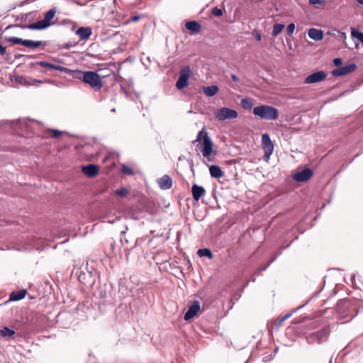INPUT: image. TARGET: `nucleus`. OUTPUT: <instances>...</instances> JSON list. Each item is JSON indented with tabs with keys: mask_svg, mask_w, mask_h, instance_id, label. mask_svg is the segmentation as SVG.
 <instances>
[{
	"mask_svg": "<svg viewBox=\"0 0 363 363\" xmlns=\"http://www.w3.org/2000/svg\"><path fill=\"white\" fill-rule=\"evenodd\" d=\"M200 303L199 301H194V303L189 306L188 311L184 315V320H189L194 318L200 311Z\"/></svg>",
	"mask_w": 363,
	"mask_h": 363,
	"instance_id": "obj_12",
	"label": "nucleus"
},
{
	"mask_svg": "<svg viewBox=\"0 0 363 363\" xmlns=\"http://www.w3.org/2000/svg\"><path fill=\"white\" fill-rule=\"evenodd\" d=\"M23 293H24V298H25L26 296V294H27V291L26 289H24Z\"/></svg>",
	"mask_w": 363,
	"mask_h": 363,
	"instance_id": "obj_45",
	"label": "nucleus"
},
{
	"mask_svg": "<svg viewBox=\"0 0 363 363\" xmlns=\"http://www.w3.org/2000/svg\"><path fill=\"white\" fill-rule=\"evenodd\" d=\"M212 13L216 16H220L223 15V11L220 9L215 7L212 10Z\"/></svg>",
	"mask_w": 363,
	"mask_h": 363,
	"instance_id": "obj_35",
	"label": "nucleus"
},
{
	"mask_svg": "<svg viewBox=\"0 0 363 363\" xmlns=\"http://www.w3.org/2000/svg\"><path fill=\"white\" fill-rule=\"evenodd\" d=\"M351 35L353 38H357L361 43H363V33L352 28Z\"/></svg>",
	"mask_w": 363,
	"mask_h": 363,
	"instance_id": "obj_30",
	"label": "nucleus"
},
{
	"mask_svg": "<svg viewBox=\"0 0 363 363\" xmlns=\"http://www.w3.org/2000/svg\"><path fill=\"white\" fill-rule=\"evenodd\" d=\"M252 34L256 38L257 40L260 41L262 40V35L258 30H254Z\"/></svg>",
	"mask_w": 363,
	"mask_h": 363,
	"instance_id": "obj_37",
	"label": "nucleus"
},
{
	"mask_svg": "<svg viewBox=\"0 0 363 363\" xmlns=\"http://www.w3.org/2000/svg\"><path fill=\"white\" fill-rule=\"evenodd\" d=\"M56 10L55 9H50L45 13L44 18L38 21L35 23H30L24 28H27L30 30H44L48 28L51 25V21L55 17Z\"/></svg>",
	"mask_w": 363,
	"mask_h": 363,
	"instance_id": "obj_2",
	"label": "nucleus"
},
{
	"mask_svg": "<svg viewBox=\"0 0 363 363\" xmlns=\"http://www.w3.org/2000/svg\"><path fill=\"white\" fill-rule=\"evenodd\" d=\"M70 71L71 72H67V73L69 74H72L74 78L77 79H80V80H82L83 82L84 72H82V71H80V70H72V69H70Z\"/></svg>",
	"mask_w": 363,
	"mask_h": 363,
	"instance_id": "obj_26",
	"label": "nucleus"
},
{
	"mask_svg": "<svg viewBox=\"0 0 363 363\" xmlns=\"http://www.w3.org/2000/svg\"><path fill=\"white\" fill-rule=\"evenodd\" d=\"M231 78L235 82H238L239 80L238 77L235 74H232Z\"/></svg>",
	"mask_w": 363,
	"mask_h": 363,
	"instance_id": "obj_43",
	"label": "nucleus"
},
{
	"mask_svg": "<svg viewBox=\"0 0 363 363\" xmlns=\"http://www.w3.org/2000/svg\"><path fill=\"white\" fill-rule=\"evenodd\" d=\"M38 65H40L41 67H48V68H50V69H55V70H59V71L64 72H71L70 69H68V68H66V67H61V66H58V65H53V64H51V63H48V62H38Z\"/></svg>",
	"mask_w": 363,
	"mask_h": 363,
	"instance_id": "obj_18",
	"label": "nucleus"
},
{
	"mask_svg": "<svg viewBox=\"0 0 363 363\" xmlns=\"http://www.w3.org/2000/svg\"><path fill=\"white\" fill-rule=\"evenodd\" d=\"M82 169L83 173L89 177H95L99 172V168L95 164H89L86 166H84L82 167Z\"/></svg>",
	"mask_w": 363,
	"mask_h": 363,
	"instance_id": "obj_14",
	"label": "nucleus"
},
{
	"mask_svg": "<svg viewBox=\"0 0 363 363\" xmlns=\"http://www.w3.org/2000/svg\"><path fill=\"white\" fill-rule=\"evenodd\" d=\"M158 185L162 189H169L172 186V180L168 175H164L158 180Z\"/></svg>",
	"mask_w": 363,
	"mask_h": 363,
	"instance_id": "obj_16",
	"label": "nucleus"
},
{
	"mask_svg": "<svg viewBox=\"0 0 363 363\" xmlns=\"http://www.w3.org/2000/svg\"><path fill=\"white\" fill-rule=\"evenodd\" d=\"M253 113L255 116L259 117L262 119L274 121L278 118L279 111L278 110L271 106L268 105H260L256 106L253 109Z\"/></svg>",
	"mask_w": 363,
	"mask_h": 363,
	"instance_id": "obj_1",
	"label": "nucleus"
},
{
	"mask_svg": "<svg viewBox=\"0 0 363 363\" xmlns=\"http://www.w3.org/2000/svg\"><path fill=\"white\" fill-rule=\"evenodd\" d=\"M65 48H70V45H67L65 46Z\"/></svg>",
	"mask_w": 363,
	"mask_h": 363,
	"instance_id": "obj_46",
	"label": "nucleus"
},
{
	"mask_svg": "<svg viewBox=\"0 0 363 363\" xmlns=\"http://www.w3.org/2000/svg\"><path fill=\"white\" fill-rule=\"evenodd\" d=\"M330 333L328 327H325L322 330L310 334L307 337V341L309 343H313L315 342H320L322 340L325 339Z\"/></svg>",
	"mask_w": 363,
	"mask_h": 363,
	"instance_id": "obj_8",
	"label": "nucleus"
},
{
	"mask_svg": "<svg viewBox=\"0 0 363 363\" xmlns=\"http://www.w3.org/2000/svg\"><path fill=\"white\" fill-rule=\"evenodd\" d=\"M326 77V74L323 71H319L314 72L310 75H308L306 79L305 83L306 84H313L319 82L320 81H323Z\"/></svg>",
	"mask_w": 363,
	"mask_h": 363,
	"instance_id": "obj_11",
	"label": "nucleus"
},
{
	"mask_svg": "<svg viewBox=\"0 0 363 363\" xmlns=\"http://www.w3.org/2000/svg\"><path fill=\"white\" fill-rule=\"evenodd\" d=\"M201 138L203 139L202 154L204 157H208L213 152V143L203 128L198 133L196 140H200Z\"/></svg>",
	"mask_w": 363,
	"mask_h": 363,
	"instance_id": "obj_4",
	"label": "nucleus"
},
{
	"mask_svg": "<svg viewBox=\"0 0 363 363\" xmlns=\"http://www.w3.org/2000/svg\"><path fill=\"white\" fill-rule=\"evenodd\" d=\"M219 88L216 85L204 86L203 87V91L207 96H213L218 92Z\"/></svg>",
	"mask_w": 363,
	"mask_h": 363,
	"instance_id": "obj_21",
	"label": "nucleus"
},
{
	"mask_svg": "<svg viewBox=\"0 0 363 363\" xmlns=\"http://www.w3.org/2000/svg\"><path fill=\"white\" fill-rule=\"evenodd\" d=\"M23 298V290H20L17 292H12L10 294V297L8 301H19Z\"/></svg>",
	"mask_w": 363,
	"mask_h": 363,
	"instance_id": "obj_25",
	"label": "nucleus"
},
{
	"mask_svg": "<svg viewBox=\"0 0 363 363\" xmlns=\"http://www.w3.org/2000/svg\"><path fill=\"white\" fill-rule=\"evenodd\" d=\"M75 34L81 40H86L91 35L92 29L90 27H80L75 31Z\"/></svg>",
	"mask_w": 363,
	"mask_h": 363,
	"instance_id": "obj_13",
	"label": "nucleus"
},
{
	"mask_svg": "<svg viewBox=\"0 0 363 363\" xmlns=\"http://www.w3.org/2000/svg\"><path fill=\"white\" fill-rule=\"evenodd\" d=\"M356 69L357 66L355 64H349L344 67H341L340 68L334 69L332 74L333 76L335 77L345 76L353 72Z\"/></svg>",
	"mask_w": 363,
	"mask_h": 363,
	"instance_id": "obj_9",
	"label": "nucleus"
},
{
	"mask_svg": "<svg viewBox=\"0 0 363 363\" xmlns=\"http://www.w3.org/2000/svg\"><path fill=\"white\" fill-rule=\"evenodd\" d=\"M23 84H29V83H27V82H25V81L23 82Z\"/></svg>",
	"mask_w": 363,
	"mask_h": 363,
	"instance_id": "obj_49",
	"label": "nucleus"
},
{
	"mask_svg": "<svg viewBox=\"0 0 363 363\" xmlns=\"http://www.w3.org/2000/svg\"><path fill=\"white\" fill-rule=\"evenodd\" d=\"M308 3L317 8H323L326 4L325 0H308Z\"/></svg>",
	"mask_w": 363,
	"mask_h": 363,
	"instance_id": "obj_28",
	"label": "nucleus"
},
{
	"mask_svg": "<svg viewBox=\"0 0 363 363\" xmlns=\"http://www.w3.org/2000/svg\"><path fill=\"white\" fill-rule=\"evenodd\" d=\"M313 175V172L309 168H306L294 174L293 178L298 182H305L308 181Z\"/></svg>",
	"mask_w": 363,
	"mask_h": 363,
	"instance_id": "obj_10",
	"label": "nucleus"
},
{
	"mask_svg": "<svg viewBox=\"0 0 363 363\" xmlns=\"http://www.w3.org/2000/svg\"><path fill=\"white\" fill-rule=\"evenodd\" d=\"M191 192L193 199L197 201L204 195L206 191L203 187L194 184L191 187Z\"/></svg>",
	"mask_w": 363,
	"mask_h": 363,
	"instance_id": "obj_15",
	"label": "nucleus"
},
{
	"mask_svg": "<svg viewBox=\"0 0 363 363\" xmlns=\"http://www.w3.org/2000/svg\"><path fill=\"white\" fill-rule=\"evenodd\" d=\"M359 4L363 5V0H356Z\"/></svg>",
	"mask_w": 363,
	"mask_h": 363,
	"instance_id": "obj_44",
	"label": "nucleus"
},
{
	"mask_svg": "<svg viewBox=\"0 0 363 363\" xmlns=\"http://www.w3.org/2000/svg\"><path fill=\"white\" fill-rule=\"evenodd\" d=\"M7 41L11 42L13 44L23 45V39L20 38L9 37L7 38Z\"/></svg>",
	"mask_w": 363,
	"mask_h": 363,
	"instance_id": "obj_32",
	"label": "nucleus"
},
{
	"mask_svg": "<svg viewBox=\"0 0 363 363\" xmlns=\"http://www.w3.org/2000/svg\"><path fill=\"white\" fill-rule=\"evenodd\" d=\"M15 57H16V58H18V57H21V55H16Z\"/></svg>",
	"mask_w": 363,
	"mask_h": 363,
	"instance_id": "obj_47",
	"label": "nucleus"
},
{
	"mask_svg": "<svg viewBox=\"0 0 363 363\" xmlns=\"http://www.w3.org/2000/svg\"><path fill=\"white\" fill-rule=\"evenodd\" d=\"M42 45H45L42 41H35L31 40H24V47H28L32 49L36 48Z\"/></svg>",
	"mask_w": 363,
	"mask_h": 363,
	"instance_id": "obj_23",
	"label": "nucleus"
},
{
	"mask_svg": "<svg viewBox=\"0 0 363 363\" xmlns=\"http://www.w3.org/2000/svg\"><path fill=\"white\" fill-rule=\"evenodd\" d=\"M284 28V24H281V23L275 24L273 26V30H272V35L273 36H277V35H279L282 31Z\"/></svg>",
	"mask_w": 363,
	"mask_h": 363,
	"instance_id": "obj_29",
	"label": "nucleus"
},
{
	"mask_svg": "<svg viewBox=\"0 0 363 363\" xmlns=\"http://www.w3.org/2000/svg\"><path fill=\"white\" fill-rule=\"evenodd\" d=\"M338 33H339V38L345 43L346 39H347L346 33L345 32H340V31H338Z\"/></svg>",
	"mask_w": 363,
	"mask_h": 363,
	"instance_id": "obj_38",
	"label": "nucleus"
},
{
	"mask_svg": "<svg viewBox=\"0 0 363 363\" xmlns=\"http://www.w3.org/2000/svg\"><path fill=\"white\" fill-rule=\"evenodd\" d=\"M241 105L245 109H250L253 106V102L251 99L245 98L241 100Z\"/></svg>",
	"mask_w": 363,
	"mask_h": 363,
	"instance_id": "obj_27",
	"label": "nucleus"
},
{
	"mask_svg": "<svg viewBox=\"0 0 363 363\" xmlns=\"http://www.w3.org/2000/svg\"><path fill=\"white\" fill-rule=\"evenodd\" d=\"M214 114L216 118L220 121L235 119L238 116V113L235 110L227 107H222L217 109Z\"/></svg>",
	"mask_w": 363,
	"mask_h": 363,
	"instance_id": "obj_5",
	"label": "nucleus"
},
{
	"mask_svg": "<svg viewBox=\"0 0 363 363\" xmlns=\"http://www.w3.org/2000/svg\"><path fill=\"white\" fill-rule=\"evenodd\" d=\"M333 63L335 66H339L342 64V59L340 58H335L333 60Z\"/></svg>",
	"mask_w": 363,
	"mask_h": 363,
	"instance_id": "obj_40",
	"label": "nucleus"
},
{
	"mask_svg": "<svg viewBox=\"0 0 363 363\" xmlns=\"http://www.w3.org/2000/svg\"><path fill=\"white\" fill-rule=\"evenodd\" d=\"M191 74V71L189 66L184 67L180 70V75L176 83L178 89H182L188 85V80Z\"/></svg>",
	"mask_w": 363,
	"mask_h": 363,
	"instance_id": "obj_7",
	"label": "nucleus"
},
{
	"mask_svg": "<svg viewBox=\"0 0 363 363\" xmlns=\"http://www.w3.org/2000/svg\"><path fill=\"white\" fill-rule=\"evenodd\" d=\"M115 194L118 196L123 198L125 197L128 194V190L126 188H121L115 191Z\"/></svg>",
	"mask_w": 363,
	"mask_h": 363,
	"instance_id": "obj_31",
	"label": "nucleus"
},
{
	"mask_svg": "<svg viewBox=\"0 0 363 363\" xmlns=\"http://www.w3.org/2000/svg\"><path fill=\"white\" fill-rule=\"evenodd\" d=\"M121 172L127 175H133V170L131 167L127 166V165H123L121 167Z\"/></svg>",
	"mask_w": 363,
	"mask_h": 363,
	"instance_id": "obj_33",
	"label": "nucleus"
},
{
	"mask_svg": "<svg viewBox=\"0 0 363 363\" xmlns=\"http://www.w3.org/2000/svg\"><path fill=\"white\" fill-rule=\"evenodd\" d=\"M291 316V314H287L283 317H281L279 320V324H281L283 322H284L286 319H288Z\"/></svg>",
	"mask_w": 363,
	"mask_h": 363,
	"instance_id": "obj_39",
	"label": "nucleus"
},
{
	"mask_svg": "<svg viewBox=\"0 0 363 363\" xmlns=\"http://www.w3.org/2000/svg\"><path fill=\"white\" fill-rule=\"evenodd\" d=\"M140 17L139 16H134L131 18V21L133 22L138 21Z\"/></svg>",
	"mask_w": 363,
	"mask_h": 363,
	"instance_id": "obj_42",
	"label": "nucleus"
},
{
	"mask_svg": "<svg viewBox=\"0 0 363 363\" xmlns=\"http://www.w3.org/2000/svg\"><path fill=\"white\" fill-rule=\"evenodd\" d=\"M209 172H210V174L212 177L217 178V179L221 178L224 175V173L221 170L220 167L219 166H216V165L210 166Z\"/></svg>",
	"mask_w": 363,
	"mask_h": 363,
	"instance_id": "obj_19",
	"label": "nucleus"
},
{
	"mask_svg": "<svg viewBox=\"0 0 363 363\" xmlns=\"http://www.w3.org/2000/svg\"><path fill=\"white\" fill-rule=\"evenodd\" d=\"M309 38L318 41L323 38V31L316 28H310L308 32Z\"/></svg>",
	"mask_w": 363,
	"mask_h": 363,
	"instance_id": "obj_17",
	"label": "nucleus"
},
{
	"mask_svg": "<svg viewBox=\"0 0 363 363\" xmlns=\"http://www.w3.org/2000/svg\"><path fill=\"white\" fill-rule=\"evenodd\" d=\"M295 30V24L294 23H290L289 25H288L287 28H286V31H287V33L289 35H291L294 31Z\"/></svg>",
	"mask_w": 363,
	"mask_h": 363,
	"instance_id": "obj_36",
	"label": "nucleus"
},
{
	"mask_svg": "<svg viewBox=\"0 0 363 363\" xmlns=\"http://www.w3.org/2000/svg\"><path fill=\"white\" fill-rule=\"evenodd\" d=\"M49 132L51 133L50 137L54 138H57L60 137L62 134V131H60L56 129L49 130Z\"/></svg>",
	"mask_w": 363,
	"mask_h": 363,
	"instance_id": "obj_34",
	"label": "nucleus"
},
{
	"mask_svg": "<svg viewBox=\"0 0 363 363\" xmlns=\"http://www.w3.org/2000/svg\"><path fill=\"white\" fill-rule=\"evenodd\" d=\"M185 27L187 30L192 33H199L201 30V25L196 21H188L185 24Z\"/></svg>",
	"mask_w": 363,
	"mask_h": 363,
	"instance_id": "obj_20",
	"label": "nucleus"
},
{
	"mask_svg": "<svg viewBox=\"0 0 363 363\" xmlns=\"http://www.w3.org/2000/svg\"><path fill=\"white\" fill-rule=\"evenodd\" d=\"M262 147L264 152V160L268 162L274 151V144L267 133L262 135Z\"/></svg>",
	"mask_w": 363,
	"mask_h": 363,
	"instance_id": "obj_6",
	"label": "nucleus"
},
{
	"mask_svg": "<svg viewBox=\"0 0 363 363\" xmlns=\"http://www.w3.org/2000/svg\"><path fill=\"white\" fill-rule=\"evenodd\" d=\"M15 333H16L13 330H11L7 327H4L2 329L0 330L1 337L6 339L13 338Z\"/></svg>",
	"mask_w": 363,
	"mask_h": 363,
	"instance_id": "obj_22",
	"label": "nucleus"
},
{
	"mask_svg": "<svg viewBox=\"0 0 363 363\" xmlns=\"http://www.w3.org/2000/svg\"><path fill=\"white\" fill-rule=\"evenodd\" d=\"M197 255L199 257H207L209 259H213V255L211 251L208 248L199 249L197 251Z\"/></svg>",
	"mask_w": 363,
	"mask_h": 363,
	"instance_id": "obj_24",
	"label": "nucleus"
},
{
	"mask_svg": "<svg viewBox=\"0 0 363 363\" xmlns=\"http://www.w3.org/2000/svg\"><path fill=\"white\" fill-rule=\"evenodd\" d=\"M83 82L89 84L96 91H99L103 86V81L101 77L95 72H84Z\"/></svg>",
	"mask_w": 363,
	"mask_h": 363,
	"instance_id": "obj_3",
	"label": "nucleus"
},
{
	"mask_svg": "<svg viewBox=\"0 0 363 363\" xmlns=\"http://www.w3.org/2000/svg\"><path fill=\"white\" fill-rule=\"evenodd\" d=\"M6 52V48L0 44V55H4Z\"/></svg>",
	"mask_w": 363,
	"mask_h": 363,
	"instance_id": "obj_41",
	"label": "nucleus"
},
{
	"mask_svg": "<svg viewBox=\"0 0 363 363\" xmlns=\"http://www.w3.org/2000/svg\"><path fill=\"white\" fill-rule=\"evenodd\" d=\"M18 78L21 80L22 77H18L16 78V79H18Z\"/></svg>",
	"mask_w": 363,
	"mask_h": 363,
	"instance_id": "obj_48",
	"label": "nucleus"
}]
</instances>
